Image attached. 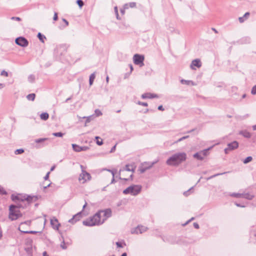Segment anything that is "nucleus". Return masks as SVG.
<instances>
[{
	"mask_svg": "<svg viewBox=\"0 0 256 256\" xmlns=\"http://www.w3.org/2000/svg\"><path fill=\"white\" fill-rule=\"evenodd\" d=\"M187 158L186 153L176 152L171 156L166 161V164L170 166H178L184 162Z\"/></svg>",
	"mask_w": 256,
	"mask_h": 256,
	"instance_id": "f257e3e1",
	"label": "nucleus"
},
{
	"mask_svg": "<svg viewBox=\"0 0 256 256\" xmlns=\"http://www.w3.org/2000/svg\"><path fill=\"white\" fill-rule=\"evenodd\" d=\"M91 178V176L89 173L82 170V173L80 174L79 177V180H83L82 182H86L87 180H90Z\"/></svg>",
	"mask_w": 256,
	"mask_h": 256,
	"instance_id": "9d476101",
	"label": "nucleus"
},
{
	"mask_svg": "<svg viewBox=\"0 0 256 256\" xmlns=\"http://www.w3.org/2000/svg\"><path fill=\"white\" fill-rule=\"evenodd\" d=\"M238 146V143L236 141H234L228 144V148L224 149L226 154H228L230 151L234 150Z\"/></svg>",
	"mask_w": 256,
	"mask_h": 256,
	"instance_id": "1a4fd4ad",
	"label": "nucleus"
},
{
	"mask_svg": "<svg viewBox=\"0 0 256 256\" xmlns=\"http://www.w3.org/2000/svg\"><path fill=\"white\" fill-rule=\"evenodd\" d=\"M35 97H36V94H28V95H27L26 98L28 100L33 101V100H34Z\"/></svg>",
	"mask_w": 256,
	"mask_h": 256,
	"instance_id": "c756f323",
	"label": "nucleus"
},
{
	"mask_svg": "<svg viewBox=\"0 0 256 256\" xmlns=\"http://www.w3.org/2000/svg\"><path fill=\"white\" fill-rule=\"evenodd\" d=\"M230 196H232V197H234V198H242V194H240V193H232L230 194Z\"/></svg>",
	"mask_w": 256,
	"mask_h": 256,
	"instance_id": "72a5a7b5",
	"label": "nucleus"
},
{
	"mask_svg": "<svg viewBox=\"0 0 256 256\" xmlns=\"http://www.w3.org/2000/svg\"><path fill=\"white\" fill-rule=\"evenodd\" d=\"M76 3L80 8H82L84 4V3L82 0H77Z\"/></svg>",
	"mask_w": 256,
	"mask_h": 256,
	"instance_id": "a18cd8bd",
	"label": "nucleus"
},
{
	"mask_svg": "<svg viewBox=\"0 0 256 256\" xmlns=\"http://www.w3.org/2000/svg\"><path fill=\"white\" fill-rule=\"evenodd\" d=\"M252 160V156H248L247 158H246L244 160H243V162L244 164H246L248 162H251Z\"/></svg>",
	"mask_w": 256,
	"mask_h": 256,
	"instance_id": "c9c22d12",
	"label": "nucleus"
},
{
	"mask_svg": "<svg viewBox=\"0 0 256 256\" xmlns=\"http://www.w3.org/2000/svg\"><path fill=\"white\" fill-rule=\"evenodd\" d=\"M229 172H222V173H218V174H215L214 175H212L208 178H207L206 179V180H210L214 178H215L217 176H220V175H222L224 174H226V173H228Z\"/></svg>",
	"mask_w": 256,
	"mask_h": 256,
	"instance_id": "cd10ccee",
	"label": "nucleus"
},
{
	"mask_svg": "<svg viewBox=\"0 0 256 256\" xmlns=\"http://www.w3.org/2000/svg\"><path fill=\"white\" fill-rule=\"evenodd\" d=\"M50 224L54 228L57 230L58 228V226L60 225V224H58V220L55 217H53L50 219Z\"/></svg>",
	"mask_w": 256,
	"mask_h": 256,
	"instance_id": "f3484780",
	"label": "nucleus"
},
{
	"mask_svg": "<svg viewBox=\"0 0 256 256\" xmlns=\"http://www.w3.org/2000/svg\"><path fill=\"white\" fill-rule=\"evenodd\" d=\"M82 218V212H78L73 216V217L69 220L68 222L72 224L76 223L78 220H79Z\"/></svg>",
	"mask_w": 256,
	"mask_h": 256,
	"instance_id": "ddd939ff",
	"label": "nucleus"
},
{
	"mask_svg": "<svg viewBox=\"0 0 256 256\" xmlns=\"http://www.w3.org/2000/svg\"><path fill=\"white\" fill-rule=\"evenodd\" d=\"M24 152V149L20 148V149H17L14 152V154H22Z\"/></svg>",
	"mask_w": 256,
	"mask_h": 256,
	"instance_id": "a19ab883",
	"label": "nucleus"
},
{
	"mask_svg": "<svg viewBox=\"0 0 256 256\" xmlns=\"http://www.w3.org/2000/svg\"><path fill=\"white\" fill-rule=\"evenodd\" d=\"M48 138H38V139H36L35 140V142L36 143H40V142H42L46 140H47Z\"/></svg>",
	"mask_w": 256,
	"mask_h": 256,
	"instance_id": "ea45409f",
	"label": "nucleus"
},
{
	"mask_svg": "<svg viewBox=\"0 0 256 256\" xmlns=\"http://www.w3.org/2000/svg\"><path fill=\"white\" fill-rule=\"evenodd\" d=\"M202 66V63L199 59H195L192 62L190 68L192 70L195 69L194 66H196L199 68Z\"/></svg>",
	"mask_w": 256,
	"mask_h": 256,
	"instance_id": "4468645a",
	"label": "nucleus"
},
{
	"mask_svg": "<svg viewBox=\"0 0 256 256\" xmlns=\"http://www.w3.org/2000/svg\"><path fill=\"white\" fill-rule=\"evenodd\" d=\"M116 144H115L110 150V153H112V152H114L115 150H116Z\"/></svg>",
	"mask_w": 256,
	"mask_h": 256,
	"instance_id": "bf43d9fd",
	"label": "nucleus"
},
{
	"mask_svg": "<svg viewBox=\"0 0 256 256\" xmlns=\"http://www.w3.org/2000/svg\"><path fill=\"white\" fill-rule=\"evenodd\" d=\"M38 37L40 41H41L42 42H44V40L46 39V36L42 34L40 32H38Z\"/></svg>",
	"mask_w": 256,
	"mask_h": 256,
	"instance_id": "c85d7f7f",
	"label": "nucleus"
},
{
	"mask_svg": "<svg viewBox=\"0 0 256 256\" xmlns=\"http://www.w3.org/2000/svg\"><path fill=\"white\" fill-rule=\"evenodd\" d=\"M82 224L84 226H95L94 223V222L92 219V218H88L82 222Z\"/></svg>",
	"mask_w": 256,
	"mask_h": 256,
	"instance_id": "dca6fc26",
	"label": "nucleus"
},
{
	"mask_svg": "<svg viewBox=\"0 0 256 256\" xmlns=\"http://www.w3.org/2000/svg\"><path fill=\"white\" fill-rule=\"evenodd\" d=\"M158 110H162V111L164 110V108H163V106H162V105L159 106H158Z\"/></svg>",
	"mask_w": 256,
	"mask_h": 256,
	"instance_id": "e2e57ef3",
	"label": "nucleus"
},
{
	"mask_svg": "<svg viewBox=\"0 0 256 256\" xmlns=\"http://www.w3.org/2000/svg\"><path fill=\"white\" fill-rule=\"evenodd\" d=\"M238 20L240 23H242L246 20V18L244 16L240 17Z\"/></svg>",
	"mask_w": 256,
	"mask_h": 256,
	"instance_id": "864d4df0",
	"label": "nucleus"
},
{
	"mask_svg": "<svg viewBox=\"0 0 256 256\" xmlns=\"http://www.w3.org/2000/svg\"><path fill=\"white\" fill-rule=\"evenodd\" d=\"M22 216V214L18 209V207L14 205H10L9 207V218L12 220H15Z\"/></svg>",
	"mask_w": 256,
	"mask_h": 256,
	"instance_id": "f03ea898",
	"label": "nucleus"
},
{
	"mask_svg": "<svg viewBox=\"0 0 256 256\" xmlns=\"http://www.w3.org/2000/svg\"><path fill=\"white\" fill-rule=\"evenodd\" d=\"M137 104L139 105L142 106H148V104L146 102H142L140 101H138Z\"/></svg>",
	"mask_w": 256,
	"mask_h": 256,
	"instance_id": "3c124183",
	"label": "nucleus"
},
{
	"mask_svg": "<svg viewBox=\"0 0 256 256\" xmlns=\"http://www.w3.org/2000/svg\"><path fill=\"white\" fill-rule=\"evenodd\" d=\"M235 204H236L237 206H238V207H240V208H244V207H245V206H244L242 205V204H240L235 203Z\"/></svg>",
	"mask_w": 256,
	"mask_h": 256,
	"instance_id": "680f3d73",
	"label": "nucleus"
},
{
	"mask_svg": "<svg viewBox=\"0 0 256 256\" xmlns=\"http://www.w3.org/2000/svg\"><path fill=\"white\" fill-rule=\"evenodd\" d=\"M26 200L28 202H31L33 198L36 199V198L35 196H30L26 195Z\"/></svg>",
	"mask_w": 256,
	"mask_h": 256,
	"instance_id": "2f4dec72",
	"label": "nucleus"
},
{
	"mask_svg": "<svg viewBox=\"0 0 256 256\" xmlns=\"http://www.w3.org/2000/svg\"><path fill=\"white\" fill-rule=\"evenodd\" d=\"M193 220H194V218H192L190 220H188V221H187L186 222V223L184 224V226H186V224H187L188 223H189L190 221H192Z\"/></svg>",
	"mask_w": 256,
	"mask_h": 256,
	"instance_id": "338daca9",
	"label": "nucleus"
},
{
	"mask_svg": "<svg viewBox=\"0 0 256 256\" xmlns=\"http://www.w3.org/2000/svg\"><path fill=\"white\" fill-rule=\"evenodd\" d=\"M0 74H1L2 76H8V72H6V71H5V70H2V71L1 72Z\"/></svg>",
	"mask_w": 256,
	"mask_h": 256,
	"instance_id": "603ef678",
	"label": "nucleus"
},
{
	"mask_svg": "<svg viewBox=\"0 0 256 256\" xmlns=\"http://www.w3.org/2000/svg\"><path fill=\"white\" fill-rule=\"evenodd\" d=\"M16 44L22 47H26L28 44V42L24 37L20 36L16 38L15 40Z\"/></svg>",
	"mask_w": 256,
	"mask_h": 256,
	"instance_id": "423d86ee",
	"label": "nucleus"
},
{
	"mask_svg": "<svg viewBox=\"0 0 256 256\" xmlns=\"http://www.w3.org/2000/svg\"><path fill=\"white\" fill-rule=\"evenodd\" d=\"M63 22L65 23L66 26L68 25V22L64 18L62 19Z\"/></svg>",
	"mask_w": 256,
	"mask_h": 256,
	"instance_id": "69168bd1",
	"label": "nucleus"
},
{
	"mask_svg": "<svg viewBox=\"0 0 256 256\" xmlns=\"http://www.w3.org/2000/svg\"><path fill=\"white\" fill-rule=\"evenodd\" d=\"M42 256H49L48 254H47L46 252V251L43 252V253H42Z\"/></svg>",
	"mask_w": 256,
	"mask_h": 256,
	"instance_id": "774afa93",
	"label": "nucleus"
},
{
	"mask_svg": "<svg viewBox=\"0 0 256 256\" xmlns=\"http://www.w3.org/2000/svg\"><path fill=\"white\" fill-rule=\"evenodd\" d=\"M96 78L95 72L92 74L90 76L89 84L90 86H92L94 82V80Z\"/></svg>",
	"mask_w": 256,
	"mask_h": 256,
	"instance_id": "5701e85b",
	"label": "nucleus"
},
{
	"mask_svg": "<svg viewBox=\"0 0 256 256\" xmlns=\"http://www.w3.org/2000/svg\"><path fill=\"white\" fill-rule=\"evenodd\" d=\"M19 196H20L19 202H23L24 200H26V195L22 196L21 194H19Z\"/></svg>",
	"mask_w": 256,
	"mask_h": 256,
	"instance_id": "c03bdc74",
	"label": "nucleus"
},
{
	"mask_svg": "<svg viewBox=\"0 0 256 256\" xmlns=\"http://www.w3.org/2000/svg\"><path fill=\"white\" fill-rule=\"evenodd\" d=\"M0 194L6 195L7 194V192L3 188L0 186Z\"/></svg>",
	"mask_w": 256,
	"mask_h": 256,
	"instance_id": "de8ad7c7",
	"label": "nucleus"
},
{
	"mask_svg": "<svg viewBox=\"0 0 256 256\" xmlns=\"http://www.w3.org/2000/svg\"><path fill=\"white\" fill-rule=\"evenodd\" d=\"M142 186L140 185L132 184L123 191L124 194H130L132 196L138 195L142 190Z\"/></svg>",
	"mask_w": 256,
	"mask_h": 256,
	"instance_id": "7ed1b4c3",
	"label": "nucleus"
},
{
	"mask_svg": "<svg viewBox=\"0 0 256 256\" xmlns=\"http://www.w3.org/2000/svg\"><path fill=\"white\" fill-rule=\"evenodd\" d=\"M95 226H98L102 224L104 222V219H102L100 212L98 211L92 217Z\"/></svg>",
	"mask_w": 256,
	"mask_h": 256,
	"instance_id": "39448f33",
	"label": "nucleus"
},
{
	"mask_svg": "<svg viewBox=\"0 0 256 256\" xmlns=\"http://www.w3.org/2000/svg\"><path fill=\"white\" fill-rule=\"evenodd\" d=\"M116 244L117 247H118V248H123L124 246H126V244L124 242H116Z\"/></svg>",
	"mask_w": 256,
	"mask_h": 256,
	"instance_id": "473e14b6",
	"label": "nucleus"
},
{
	"mask_svg": "<svg viewBox=\"0 0 256 256\" xmlns=\"http://www.w3.org/2000/svg\"><path fill=\"white\" fill-rule=\"evenodd\" d=\"M34 79H35V77L34 75H30L28 77V80L30 82H34Z\"/></svg>",
	"mask_w": 256,
	"mask_h": 256,
	"instance_id": "79ce46f5",
	"label": "nucleus"
},
{
	"mask_svg": "<svg viewBox=\"0 0 256 256\" xmlns=\"http://www.w3.org/2000/svg\"><path fill=\"white\" fill-rule=\"evenodd\" d=\"M254 197V196L253 194H252L249 193H243L242 194V198H244L246 199L251 200H252Z\"/></svg>",
	"mask_w": 256,
	"mask_h": 256,
	"instance_id": "6ab92c4d",
	"label": "nucleus"
},
{
	"mask_svg": "<svg viewBox=\"0 0 256 256\" xmlns=\"http://www.w3.org/2000/svg\"><path fill=\"white\" fill-rule=\"evenodd\" d=\"M144 56L139 54H135L133 56V61L135 64L142 66L144 65Z\"/></svg>",
	"mask_w": 256,
	"mask_h": 256,
	"instance_id": "20e7f679",
	"label": "nucleus"
},
{
	"mask_svg": "<svg viewBox=\"0 0 256 256\" xmlns=\"http://www.w3.org/2000/svg\"><path fill=\"white\" fill-rule=\"evenodd\" d=\"M94 112H95V114H96V116H100L102 115V112L98 109H96L95 110Z\"/></svg>",
	"mask_w": 256,
	"mask_h": 256,
	"instance_id": "49530a36",
	"label": "nucleus"
},
{
	"mask_svg": "<svg viewBox=\"0 0 256 256\" xmlns=\"http://www.w3.org/2000/svg\"><path fill=\"white\" fill-rule=\"evenodd\" d=\"M251 93L252 94H256V84L252 87L251 90Z\"/></svg>",
	"mask_w": 256,
	"mask_h": 256,
	"instance_id": "8fccbe9b",
	"label": "nucleus"
},
{
	"mask_svg": "<svg viewBox=\"0 0 256 256\" xmlns=\"http://www.w3.org/2000/svg\"><path fill=\"white\" fill-rule=\"evenodd\" d=\"M192 188H193V187H192L188 190L184 192V195L186 196H188L190 194V191L192 190Z\"/></svg>",
	"mask_w": 256,
	"mask_h": 256,
	"instance_id": "09e8293b",
	"label": "nucleus"
},
{
	"mask_svg": "<svg viewBox=\"0 0 256 256\" xmlns=\"http://www.w3.org/2000/svg\"><path fill=\"white\" fill-rule=\"evenodd\" d=\"M60 247L63 250H66L67 248V246H66V244L65 243L64 241L63 240V241L60 244Z\"/></svg>",
	"mask_w": 256,
	"mask_h": 256,
	"instance_id": "37998d69",
	"label": "nucleus"
},
{
	"mask_svg": "<svg viewBox=\"0 0 256 256\" xmlns=\"http://www.w3.org/2000/svg\"><path fill=\"white\" fill-rule=\"evenodd\" d=\"M148 230V228L143 226H138L136 228H133L131 230L132 234H142L146 232Z\"/></svg>",
	"mask_w": 256,
	"mask_h": 256,
	"instance_id": "0eeeda50",
	"label": "nucleus"
},
{
	"mask_svg": "<svg viewBox=\"0 0 256 256\" xmlns=\"http://www.w3.org/2000/svg\"><path fill=\"white\" fill-rule=\"evenodd\" d=\"M194 226L196 229H198L200 228L198 224V223H196V222H194Z\"/></svg>",
	"mask_w": 256,
	"mask_h": 256,
	"instance_id": "052dcab7",
	"label": "nucleus"
},
{
	"mask_svg": "<svg viewBox=\"0 0 256 256\" xmlns=\"http://www.w3.org/2000/svg\"><path fill=\"white\" fill-rule=\"evenodd\" d=\"M19 194L15 195L12 194L11 196L12 200L15 202H19Z\"/></svg>",
	"mask_w": 256,
	"mask_h": 256,
	"instance_id": "a878e982",
	"label": "nucleus"
},
{
	"mask_svg": "<svg viewBox=\"0 0 256 256\" xmlns=\"http://www.w3.org/2000/svg\"><path fill=\"white\" fill-rule=\"evenodd\" d=\"M189 138V136H182V138H179L178 140L176 141L175 142H174V144H176L178 142H180L184 140H186L188 138Z\"/></svg>",
	"mask_w": 256,
	"mask_h": 256,
	"instance_id": "e433bc0d",
	"label": "nucleus"
},
{
	"mask_svg": "<svg viewBox=\"0 0 256 256\" xmlns=\"http://www.w3.org/2000/svg\"><path fill=\"white\" fill-rule=\"evenodd\" d=\"M64 134L62 132H54L52 135L57 137H62Z\"/></svg>",
	"mask_w": 256,
	"mask_h": 256,
	"instance_id": "4c0bfd02",
	"label": "nucleus"
},
{
	"mask_svg": "<svg viewBox=\"0 0 256 256\" xmlns=\"http://www.w3.org/2000/svg\"><path fill=\"white\" fill-rule=\"evenodd\" d=\"M72 147L74 150L76 152H80L82 151H86L88 149V147L86 146H80L76 144H72Z\"/></svg>",
	"mask_w": 256,
	"mask_h": 256,
	"instance_id": "f8f14e48",
	"label": "nucleus"
},
{
	"mask_svg": "<svg viewBox=\"0 0 256 256\" xmlns=\"http://www.w3.org/2000/svg\"><path fill=\"white\" fill-rule=\"evenodd\" d=\"M26 222H22V223L20 224V226H22V225H24V224H26ZM20 228H18L19 230H20L21 232H23V233H24V234H36V233H37V232H36V231H22V230H20Z\"/></svg>",
	"mask_w": 256,
	"mask_h": 256,
	"instance_id": "b1692460",
	"label": "nucleus"
},
{
	"mask_svg": "<svg viewBox=\"0 0 256 256\" xmlns=\"http://www.w3.org/2000/svg\"><path fill=\"white\" fill-rule=\"evenodd\" d=\"M180 82H181V83L182 84H186V85L190 84V83H192V81L185 80H180Z\"/></svg>",
	"mask_w": 256,
	"mask_h": 256,
	"instance_id": "58836bf2",
	"label": "nucleus"
},
{
	"mask_svg": "<svg viewBox=\"0 0 256 256\" xmlns=\"http://www.w3.org/2000/svg\"><path fill=\"white\" fill-rule=\"evenodd\" d=\"M50 174V172H47V174L44 177V180H48V179Z\"/></svg>",
	"mask_w": 256,
	"mask_h": 256,
	"instance_id": "13d9d810",
	"label": "nucleus"
},
{
	"mask_svg": "<svg viewBox=\"0 0 256 256\" xmlns=\"http://www.w3.org/2000/svg\"><path fill=\"white\" fill-rule=\"evenodd\" d=\"M48 117L49 115L47 112H43L40 116V118L44 120H47L48 118Z\"/></svg>",
	"mask_w": 256,
	"mask_h": 256,
	"instance_id": "393cba45",
	"label": "nucleus"
},
{
	"mask_svg": "<svg viewBox=\"0 0 256 256\" xmlns=\"http://www.w3.org/2000/svg\"><path fill=\"white\" fill-rule=\"evenodd\" d=\"M108 170L111 172V174H112V177L114 176V174H115V173L116 172V170Z\"/></svg>",
	"mask_w": 256,
	"mask_h": 256,
	"instance_id": "5fc2aeb1",
	"label": "nucleus"
},
{
	"mask_svg": "<svg viewBox=\"0 0 256 256\" xmlns=\"http://www.w3.org/2000/svg\"><path fill=\"white\" fill-rule=\"evenodd\" d=\"M250 16V12H247L245 13L243 16L246 19L247 16Z\"/></svg>",
	"mask_w": 256,
	"mask_h": 256,
	"instance_id": "0e129e2a",
	"label": "nucleus"
},
{
	"mask_svg": "<svg viewBox=\"0 0 256 256\" xmlns=\"http://www.w3.org/2000/svg\"><path fill=\"white\" fill-rule=\"evenodd\" d=\"M11 19L12 20H18V21H20L21 20V18H19V17H14V16L12 17Z\"/></svg>",
	"mask_w": 256,
	"mask_h": 256,
	"instance_id": "6e6d98bb",
	"label": "nucleus"
},
{
	"mask_svg": "<svg viewBox=\"0 0 256 256\" xmlns=\"http://www.w3.org/2000/svg\"><path fill=\"white\" fill-rule=\"evenodd\" d=\"M83 118H86L85 126H86V124L90 122L94 118V116H84Z\"/></svg>",
	"mask_w": 256,
	"mask_h": 256,
	"instance_id": "bb28decb",
	"label": "nucleus"
},
{
	"mask_svg": "<svg viewBox=\"0 0 256 256\" xmlns=\"http://www.w3.org/2000/svg\"><path fill=\"white\" fill-rule=\"evenodd\" d=\"M102 219H104V221L112 216V210L110 208L106 209L104 210H100Z\"/></svg>",
	"mask_w": 256,
	"mask_h": 256,
	"instance_id": "9b49d317",
	"label": "nucleus"
},
{
	"mask_svg": "<svg viewBox=\"0 0 256 256\" xmlns=\"http://www.w3.org/2000/svg\"><path fill=\"white\" fill-rule=\"evenodd\" d=\"M157 162V161L152 162L149 166H145V165H147L149 164L148 162H144L142 164V166L140 168L139 170L140 173H144L147 170L150 168L152 166Z\"/></svg>",
	"mask_w": 256,
	"mask_h": 256,
	"instance_id": "6e6552de",
	"label": "nucleus"
},
{
	"mask_svg": "<svg viewBox=\"0 0 256 256\" xmlns=\"http://www.w3.org/2000/svg\"><path fill=\"white\" fill-rule=\"evenodd\" d=\"M240 134L246 138H250L251 136L250 132L246 130L240 131Z\"/></svg>",
	"mask_w": 256,
	"mask_h": 256,
	"instance_id": "aec40b11",
	"label": "nucleus"
},
{
	"mask_svg": "<svg viewBox=\"0 0 256 256\" xmlns=\"http://www.w3.org/2000/svg\"><path fill=\"white\" fill-rule=\"evenodd\" d=\"M212 148V147L208 148H207V149H205L204 150H201L200 152V153L201 154L202 156H206L208 154V151Z\"/></svg>",
	"mask_w": 256,
	"mask_h": 256,
	"instance_id": "7c9ffc66",
	"label": "nucleus"
},
{
	"mask_svg": "<svg viewBox=\"0 0 256 256\" xmlns=\"http://www.w3.org/2000/svg\"><path fill=\"white\" fill-rule=\"evenodd\" d=\"M193 156H194V158L198 160H204V156H202L200 152H196V153L194 154Z\"/></svg>",
	"mask_w": 256,
	"mask_h": 256,
	"instance_id": "4be33fe9",
	"label": "nucleus"
},
{
	"mask_svg": "<svg viewBox=\"0 0 256 256\" xmlns=\"http://www.w3.org/2000/svg\"><path fill=\"white\" fill-rule=\"evenodd\" d=\"M124 170H126L128 172H134V168H132V166H130V164H126L123 170L120 169L119 172V174H120V173L121 172H122Z\"/></svg>",
	"mask_w": 256,
	"mask_h": 256,
	"instance_id": "a211bd4d",
	"label": "nucleus"
},
{
	"mask_svg": "<svg viewBox=\"0 0 256 256\" xmlns=\"http://www.w3.org/2000/svg\"><path fill=\"white\" fill-rule=\"evenodd\" d=\"M136 6V3L135 2H130L128 4H126L124 5V8L128 9L129 7L134 8Z\"/></svg>",
	"mask_w": 256,
	"mask_h": 256,
	"instance_id": "412c9836",
	"label": "nucleus"
},
{
	"mask_svg": "<svg viewBox=\"0 0 256 256\" xmlns=\"http://www.w3.org/2000/svg\"><path fill=\"white\" fill-rule=\"evenodd\" d=\"M95 139L96 140V143L98 145L101 146L102 144H103L102 140H99V139H100V138L99 136H96L95 137Z\"/></svg>",
	"mask_w": 256,
	"mask_h": 256,
	"instance_id": "f704fd0d",
	"label": "nucleus"
},
{
	"mask_svg": "<svg viewBox=\"0 0 256 256\" xmlns=\"http://www.w3.org/2000/svg\"><path fill=\"white\" fill-rule=\"evenodd\" d=\"M158 97L157 94L150 93H145L142 95V98L144 99L158 98Z\"/></svg>",
	"mask_w": 256,
	"mask_h": 256,
	"instance_id": "2eb2a0df",
	"label": "nucleus"
},
{
	"mask_svg": "<svg viewBox=\"0 0 256 256\" xmlns=\"http://www.w3.org/2000/svg\"><path fill=\"white\" fill-rule=\"evenodd\" d=\"M58 14L55 12L54 14L53 20H58Z\"/></svg>",
	"mask_w": 256,
	"mask_h": 256,
	"instance_id": "4d7b16f0",
	"label": "nucleus"
}]
</instances>
